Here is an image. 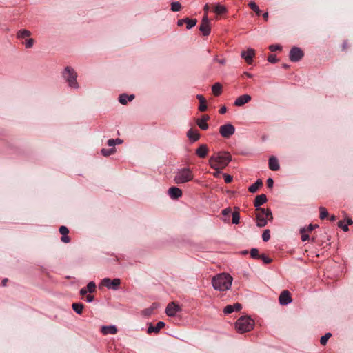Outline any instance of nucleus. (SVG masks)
Segmentation results:
<instances>
[{
	"instance_id": "nucleus-12",
	"label": "nucleus",
	"mask_w": 353,
	"mask_h": 353,
	"mask_svg": "<svg viewBox=\"0 0 353 353\" xmlns=\"http://www.w3.org/2000/svg\"><path fill=\"white\" fill-rule=\"evenodd\" d=\"M255 55V50L253 48H248L247 50L243 51L241 52V57L245 59V61L248 63L251 64L252 63V59Z\"/></svg>"
},
{
	"instance_id": "nucleus-51",
	"label": "nucleus",
	"mask_w": 353,
	"mask_h": 353,
	"mask_svg": "<svg viewBox=\"0 0 353 353\" xmlns=\"http://www.w3.org/2000/svg\"><path fill=\"white\" fill-rule=\"evenodd\" d=\"M108 145L110 147H113L116 144H115V142H114V139H109L108 141Z\"/></svg>"
},
{
	"instance_id": "nucleus-44",
	"label": "nucleus",
	"mask_w": 353,
	"mask_h": 353,
	"mask_svg": "<svg viewBox=\"0 0 353 353\" xmlns=\"http://www.w3.org/2000/svg\"><path fill=\"white\" fill-rule=\"evenodd\" d=\"M338 226H339V228H342V230H343V231H345V232L348 231V226H347V224H344L343 221H339V222L338 223Z\"/></svg>"
},
{
	"instance_id": "nucleus-1",
	"label": "nucleus",
	"mask_w": 353,
	"mask_h": 353,
	"mask_svg": "<svg viewBox=\"0 0 353 353\" xmlns=\"http://www.w3.org/2000/svg\"><path fill=\"white\" fill-rule=\"evenodd\" d=\"M232 160L230 153L220 151L214 153L209 158L208 164L215 170L224 169Z\"/></svg>"
},
{
	"instance_id": "nucleus-2",
	"label": "nucleus",
	"mask_w": 353,
	"mask_h": 353,
	"mask_svg": "<svg viewBox=\"0 0 353 353\" xmlns=\"http://www.w3.org/2000/svg\"><path fill=\"white\" fill-rule=\"evenodd\" d=\"M233 279L227 273H221L214 276L212 279V284L214 290L226 291L230 289Z\"/></svg>"
},
{
	"instance_id": "nucleus-37",
	"label": "nucleus",
	"mask_w": 353,
	"mask_h": 353,
	"mask_svg": "<svg viewBox=\"0 0 353 353\" xmlns=\"http://www.w3.org/2000/svg\"><path fill=\"white\" fill-rule=\"evenodd\" d=\"M300 232L301 234V240L303 241H307V239H309V235L305 234L306 232V228H303L300 230Z\"/></svg>"
},
{
	"instance_id": "nucleus-7",
	"label": "nucleus",
	"mask_w": 353,
	"mask_h": 353,
	"mask_svg": "<svg viewBox=\"0 0 353 353\" xmlns=\"http://www.w3.org/2000/svg\"><path fill=\"white\" fill-rule=\"evenodd\" d=\"M235 127L230 123H227L219 127V133L225 139H229L235 133Z\"/></svg>"
},
{
	"instance_id": "nucleus-59",
	"label": "nucleus",
	"mask_w": 353,
	"mask_h": 353,
	"mask_svg": "<svg viewBox=\"0 0 353 353\" xmlns=\"http://www.w3.org/2000/svg\"><path fill=\"white\" fill-rule=\"evenodd\" d=\"M220 170H216V172H214V174H214V176L215 177H218V176H219V174H220V172H220Z\"/></svg>"
},
{
	"instance_id": "nucleus-10",
	"label": "nucleus",
	"mask_w": 353,
	"mask_h": 353,
	"mask_svg": "<svg viewBox=\"0 0 353 353\" xmlns=\"http://www.w3.org/2000/svg\"><path fill=\"white\" fill-rule=\"evenodd\" d=\"M181 311V307L174 302L170 303L165 309V313L168 316H175Z\"/></svg>"
},
{
	"instance_id": "nucleus-41",
	"label": "nucleus",
	"mask_w": 353,
	"mask_h": 353,
	"mask_svg": "<svg viewBox=\"0 0 353 353\" xmlns=\"http://www.w3.org/2000/svg\"><path fill=\"white\" fill-rule=\"evenodd\" d=\"M34 42V39H31V38L26 40L25 42L26 48H32L33 46Z\"/></svg>"
},
{
	"instance_id": "nucleus-27",
	"label": "nucleus",
	"mask_w": 353,
	"mask_h": 353,
	"mask_svg": "<svg viewBox=\"0 0 353 353\" xmlns=\"http://www.w3.org/2000/svg\"><path fill=\"white\" fill-rule=\"evenodd\" d=\"M187 136L188 137V138L190 140H192L193 141H197L199 138V133L196 131L193 130H190L187 133Z\"/></svg>"
},
{
	"instance_id": "nucleus-33",
	"label": "nucleus",
	"mask_w": 353,
	"mask_h": 353,
	"mask_svg": "<svg viewBox=\"0 0 353 353\" xmlns=\"http://www.w3.org/2000/svg\"><path fill=\"white\" fill-rule=\"evenodd\" d=\"M319 212H320V216H320V219H324L328 215L327 210L324 207H322V206L320 207L319 208Z\"/></svg>"
},
{
	"instance_id": "nucleus-4",
	"label": "nucleus",
	"mask_w": 353,
	"mask_h": 353,
	"mask_svg": "<svg viewBox=\"0 0 353 353\" xmlns=\"http://www.w3.org/2000/svg\"><path fill=\"white\" fill-rule=\"evenodd\" d=\"M194 178V174L188 168L179 169L176 172L174 181L177 184H181L191 181Z\"/></svg>"
},
{
	"instance_id": "nucleus-22",
	"label": "nucleus",
	"mask_w": 353,
	"mask_h": 353,
	"mask_svg": "<svg viewBox=\"0 0 353 353\" xmlns=\"http://www.w3.org/2000/svg\"><path fill=\"white\" fill-rule=\"evenodd\" d=\"M267 201V198L265 194L258 195L254 201V206L257 208H260V206L264 204Z\"/></svg>"
},
{
	"instance_id": "nucleus-25",
	"label": "nucleus",
	"mask_w": 353,
	"mask_h": 353,
	"mask_svg": "<svg viewBox=\"0 0 353 353\" xmlns=\"http://www.w3.org/2000/svg\"><path fill=\"white\" fill-rule=\"evenodd\" d=\"M214 10L217 14H221L227 12V8L220 3H216L214 6Z\"/></svg>"
},
{
	"instance_id": "nucleus-54",
	"label": "nucleus",
	"mask_w": 353,
	"mask_h": 353,
	"mask_svg": "<svg viewBox=\"0 0 353 353\" xmlns=\"http://www.w3.org/2000/svg\"><path fill=\"white\" fill-rule=\"evenodd\" d=\"M87 292H88L86 288H83L81 289V290H80V294L81 295H85L87 294Z\"/></svg>"
},
{
	"instance_id": "nucleus-34",
	"label": "nucleus",
	"mask_w": 353,
	"mask_h": 353,
	"mask_svg": "<svg viewBox=\"0 0 353 353\" xmlns=\"http://www.w3.org/2000/svg\"><path fill=\"white\" fill-rule=\"evenodd\" d=\"M86 289L88 292H90V293L94 292L96 289L95 283L93 281L89 282L86 287Z\"/></svg>"
},
{
	"instance_id": "nucleus-63",
	"label": "nucleus",
	"mask_w": 353,
	"mask_h": 353,
	"mask_svg": "<svg viewBox=\"0 0 353 353\" xmlns=\"http://www.w3.org/2000/svg\"><path fill=\"white\" fill-rule=\"evenodd\" d=\"M263 16L264 19H265V20H267V19H268V12H265V13H264V14H263Z\"/></svg>"
},
{
	"instance_id": "nucleus-21",
	"label": "nucleus",
	"mask_w": 353,
	"mask_h": 353,
	"mask_svg": "<svg viewBox=\"0 0 353 353\" xmlns=\"http://www.w3.org/2000/svg\"><path fill=\"white\" fill-rule=\"evenodd\" d=\"M269 168L270 170L276 171L280 168L277 159L274 157H271L269 159Z\"/></svg>"
},
{
	"instance_id": "nucleus-57",
	"label": "nucleus",
	"mask_w": 353,
	"mask_h": 353,
	"mask_svg": "<svg viewBox=\"0 0 353 353\" xmlns=\"http://www.w3.org/2000/svg\"><path fill=\"white\" fill-rule=\"evenodd\" d=\"M93 299H94V298H93V296H91V295H88V296H87V297H86V300H87V301H88V303H91V302L93 301Z\"/></svg>"
},
{
	"instance_id": "nucleus-13",
	"label": "nucleus",
	"mask_w": 353,
	"mask_h": 353,
	"mask_svg": "<svg viewBox=\"0 0 353 353\" xmlns=\"http://www.w3.org/2000/svg\"><path fill=\"white\" fill-rule=\"evenodd\" d=\"M292 299L290 294L288 290L283 291L279 296V303L281 305H285L290 303Z\"/></svg>"
},
{
	"instance_id": "nucleus-39",
	"label": "nucleus",
	"mask_w": 353,
	"mask_h": 353,
	"mask_svg": "<svg viewBox=\"0 0 353 353\" xmlns=\"http://www.w3.org/2000/svg\"><path fill=\"white\" fill-rule=\"evenodd\" d=\"M332 336V334L330 333H327L325 334V335L323 336L321 338V340H320V342L322 345H325L328 339H330V337Z\"/></svg>"
},
{
	"instance_id": "nucleus-40",
	"label": "nucleus",
	"mask_w": 353,
	"mask_h": 353,
	"mask_svg": "<svg viewBox=\"0 0 353 353\" xmlns=\"http://www.w3.org/2000/svg\"><path fill=\"white\" fill-rule=\"evenodd\" d=\"M262 238L264 241H268L270 239V232L269 230H264Z\"/></svg>"
},
{
	"instance_id": "nucleus-36",
	"label": "nucleus",
	"mask_w": 353,
	"mask_h": 353,
	"mask_svg": "<svg viewBox=\"0 0 353 353\" xmlns=\"http://www.w3.org/2000/svg\"><path fill=\"white\" fill-rule=\"evenodd\" d=\"M181 8V6L179 2H172L171 4V9L174 12L179 11Z\"/></svg>"
},
{
	"instance_id": "nucleus-30",
	"label": "nucleus",
	"mask_w": 353,
	"mask_h": 353,
	"mask_svg": "<svg viewBox=\"0 0 353 353\" xmlns=\"http://www.w3.org/2000/svg\"><path fill=\"white\" fill-rule=\"evenodd\" d=\"M72 309L79 314H81L82 313V311H83V304L81 303H73L72 305Z\"/></svg>"
},
{
	"instance_id": "nucleus-6",
	"label": "nucleus",
	"mask_w": 353,
	"mask_h": 353,
	"mask_svg": "<svg viewBox=\"0 0 353 353\" xmlns=\"http://www.w3.org/2000/svg\"><path fill=\"white\" fill-rule=\"evenodd\" d=\"M77 73L74 70L70 68L67 67L63 72V77L68 83V85L72 88H77L78 83L77 81Z\"/></svg>"
},
{
	"instance_id": "nucleus-16",
	"label": "nucleus",
	"mask_w": 353,
	"mask_h": 353,
	"mask_svg": "<svg viewBox=\"0 0 353 353\" xmlns=\"http://www.w3.org/2000/svg\"><path fill=\"white\" fill-rule=\"evenodd\" d=\"M242 308V306L240 303H234V305H228L225 307L223 310V312L226 314H230L234 311H239Z\"/></svg>"
},
{
	"instance_id": "nucleus-20",
	"label": "nucleus",
	"mask_w": 353,
	"mask_h": 353,
	"mask_svg": "<svg viewBox=\"0 0 353 353\" xmlns=\"http://www.w3.org/2000/svg\"><path fill=\"white\" fill-rule=\"evenodd\" d=\"M165 323L163 321H159L157 323V325L155 327L150 325L148 328V333L150 334L152 332L157 333L161 328H163L165 326Z\"/></svg>"
},
{
	"instance_id": "nucleus-56",
	"label": "nucleus",
	"mask_w": 353,
	"mask_h": 353,
	"mask_svg": "<svg viewBox=\"0 0 353 353\" xmlns=\"http://www.w3.org/2000/svg\"><path fill=\"white\" fill-rule=\"evenodd\" d=\"M184 23H185V19L179 20L178 22H177V24H178L179 26H181L183 25Z\"/></svg>"
},
{
	"instance_id": "nucleus-23",
	"label": "nucleus",
	"mask_w": 353,
	"mask_h": 353,
	"mask_svg": "<svg viewBox=\"0 0 353 353\" xmlns=\"http://www.w3.org/2000/svg\"><path fill=\"white\" fill-rule=\"evenodd\" d=\"M134 95H127L125 94H121L119 98V101L121 104H126L128 101H131L134 99Z\"/></svg>"
},
{
	"instance_id": "nucleus-11",
	"label": "nucleus",
	"mask_w": 353,
	"mask_h": 353,
	"mask_svg": "<svg viewBox=\"0 0 353 353\" xmlns=\"http://www.w3.org/2000/svg\"><path fill=\"white\" fill-rule=\"evenodd\" d=\"M303 56V51L297 47H294L290 52V59L292 61H299Z\"/></svg>"
},
{
	"instance_id": "nucleus-52",
	"label": "nucleus",
	"mask_w": 353,
	"mask_h": 353,
	"mask_svg": "<svg viewBox=\"0 0 353 353\" xmlns=\"http://www.w3.org/2000/svg\"><path fill=\"white\" fill-rule=\"evenodd\" d=\"M316 225H313L312 224H310L307 228H306V232H311Z\"/></svg>"
},
{
	"instance_id": "nucleus-17",
	"label": "nucleus",
	"mask_w": 353,
	"mask_h": 353,
	"mask_svg": "<svg viewBox=\"0 0 353 353\" xmlns=\"http://www.w3.org/2000/svg\"><path fill=\"white\" fill-rule=\"evenodd\" d=\"M101 332L103 334H115L117 332V328L115 325L103 326Z\"/></svg>"
},
{
	"instance_id": "nucleus-48",
	"label": "nucleus",
	"mask_w": 353,
	"mask_h": 353,
	"mask_svg": "<svg viewBox=\"0 0 353 353\" xmlns=\"http://www.w3.org/2000/svg\"><path fill=\"white\" fill-rule=\"evenodd\" d=\"M231 209L230 208H225L222 210V214L224 216H227L231 212Z\"/></svg>"
},
{
	"instance_id": "nucleus-3",
	"label": "nucleus",
	"mask_w": 353,
	"mask_h": 353,
	"mask_svg": "<svg viewBox=\"0 0 353 353\" xmlns=\"http://www.w3.org/2000/svg\"><path fill=\"white\" fill-rule=\"evenodd\" d=\"M254 321L250 316H243L238 319L235 323V329L239 333H245L252 330Z\"/></svg>"
},
{
	"instance_id": "nucleus-62",
	"label": "nucleus",
	"mask_w": 353,
	"mask_h": 353,
	"mask_svg": "<svg viewBox=\"0 0 353 353\" xmlns=\"http://www.w3.org/2000/svg\"><path fill=\"white\" fill-rule=\"evenodd\" d=\"M219 63L223 65L225 63V59H221V60H219L218 61Z\"/></svg>"
},
{
	"instance_id": "nucleus-42",
	"label": "nucleus",
	"mask_w": 353,
	"mask_h": 353,
	"mask_svg": "<svg viewBox=\"0 0 353 353\" xmlns=\"http://www.w3.org/2000/svg\"><path fill=\"white\" fill-rule=\"evenodd\" d=\"M250 255L252 258H258L259 256V250L256 248H252L250 250Z\"/></svg>"
},
{
	"instance_id": "nucleus-64",
	"label": "nucleus",
	"mask_w": 353,
	"mask_h": 353,
	"mask_svg": "<svg viewBox=\"0 0 353 353\" xmlns=\"http://www.w3.org/2000/svg\"><path fill=\"white\" fill-rule=\"evenodd\" d=\"M330 220H331V221H335V220H336V217H335V216H332L330 217Z\"/></svg>"
},
{
	"instance_id": "nucleus-43",
	"label": "nucleus",
	"mask_w": 353,
	"mask_h": 353,
	"mask_svg": "<svg viewBox=\"0 0 353 353\" xmlns=\"http://www.w3.org/2000/svg\"><path fill=\"white\" fill-rule=\"evenodd\" d=\"M269 49L272 51V52H274V51H276V50H280L281 49V46H279V45H277V44H275V45H270L269 46Z\"/></svg>"
},
{
	"instance_id": "nucleus-14",
	"label": "nucleus",
	"mask_w": 353,
	"mask_h": 353,
	"mask_svg": "<svg viewBox=\"0 0 353 353\" xmlns=\"http://www.w3.org/2000/svg\"><path fill=\"white\" fill-rule=\"evenodd\" d=\"M251 100V97L249 94H243L237 97L234 103L235 106L240 107L248 103Z\"/></svg>"
},
{
	"instance_id": "nucleus-45",
	"label": "nucleus",
	"mask_w": 353,
	"mask_h": 353,
	"mask_svg": "<svg viewBox=\"0 0 353 353\" xmlns=\"http://www.w3.org/2000/svg\"><path fill=\"white\" fill-rule=\"evenodd\" d=\"M59 232L62 235H66L69 232L68 229L65 226H61Z\"/></svg>"
},
{
	"instance_id": "nucleus-26",
	"label": "nucleus",
	"mask_w": 353,
	"mask_h": 353,
	"mask_svg": "<svg viewBox=\"0 0 353 353\" xmlns=\"http://www.w3.org/2000/svg\"><path fill=\"white\" fill-rule=\"evenodd\" d=\"M262 181L259 179L254 184L249 187L248 190L252 193L256 192L258 190V189L262 185Z\"/></svg>"
},
{
	"instance_id": "nucleus-28",
	"label": "nucleus",
	"mask_w": 353,
	"mask_h": 353,
	"mask_svg": "<svg viewBox=\"0 0 353 353\" xmlns=\"http://www.w3.org/2000/svg\"><path fill=\"white\" fill-rule=\"evenodd\" d=\"M212 90L215 96H219L221 93L222 85L219 83H216L212 85Z\"/></svg>"
},
{
	"instance_id": "nucleus-46",
	"label": "nucleus",
	"mask_w": 353,
	"mask_h": 353,
	"mask_svg": "<svg viewBox=\"0 0 353 353\" xmlns=\"http://www.w3.org/2000/svg\"><path fill=\"white\" fill-rule=\"evenodd\" d=\"M268 61L270 63H276L278 60L275 55L271 54L268 57Z\"/></svg>"
},
{
	"instance_id": "nucleus-31",
	"label": "nucleus",
	"mask_w": 353,
	"mask_h": 353,
	"mask_svg": "<svg viewBox=\"0 0 353 353\" xmlns=\"http://www.w3.org/2000/svg\"><path fill=\"white\" fill-rule=\"evenodd\" d=\"M196 19H185V23H187V29H191L192 27H194L196 24Z\"/></svg>"
},
{
	"instance_id": "nucleus-8",
	"label": "nucleus",
	"mask_w": 353,
	"mask_h": 353,
	"mask_svg": "<svg viewBox=\"0 0 353 353\" xmlns=\"http://www.w3.org/2000/svg\"><path fill=\"white\" fill-rule=\"evenodd\" d=\"M121 284V280L119 279H114L111 280L109 278L103 279L99 285L101 286H105L108 289L116 290L119 288Z\"/></svg>"
},
{
	"instance_id": "nucleus-24",
	"label": "nucleus",
	"mask_w": 353,
	"mask_h": 353,
	"mask_svg": "<svg viewBox=\"0 0 353 353\" xmlns=\"http://www.w3.org/2000/svg\"><path fill=\"white\" fill-rule=\"evenodd\" d=\"M196 98L199 99V101L200 102L199 110L202 112L205 111L207 110V105H206V100L205 99V98L202 95H200V94H198L196 96Z\"/></svg>"
},
{
	"instance_id": "nucleus-29",
	"label": "nucleus",
	"mask_w": 353,
	"mask_h": 353,
	"mask_svg": "<svg viewBox=\"0 0 353 353\" xmlns=\"http://www.w3.org/2000/svg\"><path fill=\"white\" fill-rule=\"evenodd\" d=\"M31 34V32L28 30H19L17 34V37L19 39H24L26 37H30Z\"/></svg>"
},
{
	"instance_id": "nucleus-18",
	"label": "nucleus",
	"mask_w": 353,
	"mask_h": 353,
	"mask_svg": "<svg viewBox=\"0 0 353 353\" xmlns=\"http://www.w3.org/2000/svg\"><path fill=\"white\" fill-rule=\"evenodd\" d=\"M208 119L209 117L204 115L201 119L197 120L196 123L201 129L205 130L208 128V124L207 123Z\"/></svg>"
},
{
	"instance_id": "nucleus-49",
	"label": "nucleus",
	"mask_w": 353,
	"mask_h": 353,
	"mask_svg": "<svg viewBox=\"0 0 353 353\" xmlns=\"http://www.w3.org/2000/svg\"><path fill=\"white\" fill-rule=\"evenodd\" d=\"M70 240V237L67 234L63 235L61 237V241L64 243H69Z\"/></svg>"
},
{
	"instance_id": "nucleus-47",
	"label": "nucleus",
	"mask_w": 353,
	"mask_h": 353,
	"mask_svg": "<svg viewBox=\"0 0 353 353\" xmlns=\"http://www.w3.org/2000/svg\"><path fill=\"white\" fill-rule=\"evenodd\" d=\"M223 176H224V179H225V181L227 183H230L232 181V176L229 175V174H224Z\"/></svg>"
},
{
	"instance_id": "nucleus-32",
	"label": "nucleus",
	"mask_w": 353,
	"mask_h": 353,
	"mask_svg": "<svg viewBox=\"0 0 353 353\" xmlns=\"http://www.w3.org/2000/svg\"><path fill=\"white\" fill-rule=\"evenodd\" d=\"M115 152V148H112L111 149H102L101 153L103 156L108 157Z\"/></svg>"
},
{
	"instance_id": "nucleus-50",
	"label": "nucleus",
	"mask_w": 353,
	"mask_h": 353,
	"mask_svg": "<svg viewBox=\"0 0 353 353\" xmlns=\"http://www.w3.org/2000/svg\"><path fill=\"white\" fill-rule=\"evenodd\" d=\"M273 184H274V181H273V179H271V178L268 179V180H267V185H268V188H272Z\"/></svg>"
},
{
	"instance_id": "nucleus-61",
	"label": "nucleus",
	"mask_w": 353,
	"mask_h": 353,
	"mask_svg": "<svg viewBox=\"0 0 353 353\" xmlns=\"http://www.w3.org/2000/svg\"><path fill=\"white\" fill-rule=\"evenodd\" d=\"M347 225H352L353 223V221H352L351 219H347Z\"/></svg>"
},
{
	"instance_id": "nucleus-58",
	"label": "nucleus",
	"mask_w": 353,
	"mask_h": 353,
	"mask_svg": "<svg viewBox=\"0 0 353 353\" xmlns=\"http://www.w3.org/2000/svg\"><path fill=\"white\" fill-rule=\"evenodd\" d=\"M115 144H121L122 143L123 141L120 139H114Z\"/></svg>"
},
{
	"instance_id": "nucleus-35",
	"label": "nucleus",
	"mask_w": 353,
	"mask_h": 353,
	"mask_svg": "<svg viewBox=\"0 0 353 353\" xmlns=\"http://www.w3.org/2000/svg\"><path fill=\"white\" fill-rule=\"evenodd\" d=\"M240 220V215L239 213L237 212H234L232 213V223L233 224H238L239 223Z\"/></svg>"
},
{
	"instance_id": "nucleus-53",
	"label": "nucleus",
	"mask_w": 353,
	"mask_h": 353,
	"mask_svg": "<svg viewBox=\"0 0 353 353\" xmlns=\"http://www.w3.org/2000/svg\"><path fill=\"white\" fill-rule=\"evenodd\" d=\"M262 259L263 260V261L265 263H270L271 261V259L265 256H261Z\"/></svg>"
},
{
	"instance_id": "nucleus-38",
	"label": "nucleus",
	"mask_w": 353,
	"mask_h": 353,
	"mask_svg": "<svg viewBox=\"0 0 353 353\" xmlns=\"http://www.w3.org/2000/svg\"><path fill=\"white\" fill-rule=\"evenodd\" d=\"M249 6L250 7L251 9H252L257 14H259L261 10L259 8V6L254 2V1H251L249 3Z\"/></svg>"
},
{
	"instance_id": "nucleus-15",
	"label": "nucleus",
	"mask_w": 353,
	"mask_h": 353,
	"mask_svg": "<svg viewBox=\"0 0 353 353\" xmlns=\"http://www.w3.org/2000/svg\"><path fill=\"white\" fill-rule=\"evenodd\" d=\"M168 194L172 199H177L182 196V191L176 187H171L168 190Z\"/></svg>"
},
{
	"instance_id": "nucleus-60",
	"label": "nucleus",
	"mask_w": 353,
	"mask_h": 353,
	"mask_svg": "<svg viewBox=\"0 0 353 353\" xmlns=\"http://www.w3.org/2000/svg\"><path fill=\"white\" fill-rule=\"evenodd\" d=\"M208 9H209V6L208 4H206L204 7V10L205 11V14H208Z\"/></svg>"
},
{
	"instance_id": "nucleus-9",
	"label": "nucleus",
	"mask_w": 353,
	"mask_h": 353,
	"mask_svg": "<svg viewBox=\"0 0 353 353\" xmlns=\"http://www.w3.org/2000/svg\"><path fill=\"white\" fill-rule=\"evenodd\" d=\"M199 30L205 36L209 35L210 33V23L207 14H205L203 17Z\"/></svg>"
},
{
	"instance_id": "nucleus-55",
	"label": "nucleus",
	"mask_w": 353,
	"mask_h": 353,
	"mask_svg": "<svg viewBox=\"0 0 353 353\" xmlns=\"http://www.w3.org/2000/svg\"><path fill=\"white\" fill-rule=\"evenodd\" d=\"M226 111H227V108L225 106L221 107L219 110L221 114H225L226 112Z\"/></svg>"
},
{
	"instance_id": "nucleus-5",
	"label": "nucleus",
	"mask_w": 353,
	"mask_h": 353,
	"mask_svg": "<svg viewBox=\"0 0 353 353\" xmlns=\"http://www.w3.org/2000/svg\"><path fill=\"white\" fill-rule=\"evenodd\" d=\"M256 210L257 213L256 216V225L258 227H264L267 224L268 220H272L273 216L270 210L259 208Z\"/></svg>"
},
{
	"instance_id": "nucleus-19",
	"label": "nucleus",
	"mask_w": 353,
	"mask_h": 353,
	"mask_svg": "<svg viewBox=\"0 0 353 353\" xmlns=\"http://www.w3.org/2000/svg\"><path fill=\"white\" fill-rule=\"evenodd\" d=\"M208 148L206 145L205 144H203L201 145H200L196 151V154L199 157H201V158H204L207 156L208 154Z\"/></svg>"
}]
</instances>
